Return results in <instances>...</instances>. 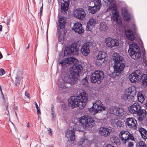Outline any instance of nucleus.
<instances>
[{
	"label": "nucleus",
	"mask_w": 147,
	"mask_h": 147,
	"mask_svg": "<svg viewBox=\"0 0 147 147\" xmlns=\"http://www.w3.org/2000/svg\"><path fill=\"white\" fill-rule=\"evenodd\" d=\"M81 68V66L76 65L70 67V75L65 72L63 73L58 83L59 90H61L70 87V86H68L67 84L74 83V81L78 79Z\"/></svg>",
	"instance_id": "1"
},
{
	"label": "nucleus",
	"mask_w": 147,
	"mask_h": 147,
	"mask_svg": "<svg viewBox=\"0 0 147 147\" xmlns=\"http://www.w3.org/2000/svg\"><path fill=\"white\" fill-rule=\"evenodd\" d=\"M87 102V95L84 91L77 96H71L68 100V105L72 108L79 107L82 109Z\"/></svg>",
	"instance_id": "2"
},
{
	"label": "nucleus",
	"mask_w": 147,
	"mask_h": 147,
	"mask_svg": "<svg viewBox=\"0 0 147 147\" xmlns=\"http://www.w3.org/2000/svg\"><path fill=\"white\" fill-rule=\"evenodd\" d=\"M116 0H111V10L112 13L111 18L116 22V24L121 25L122 23V20L118 11V6L116 3Z\"/></svg>",
	"instance_id": "3"
},
{
	"label": "nucleus",
	"mask_w": 147,
	"mask_h": 147,
	"mask_svg": "<svg viewBox=\"0 0 147 147\" xmlns=\"http://www.w3.org/2000/svg\"><path fill=\"white\" fill-rule=\"evenodd\" d=\"M128 53L132 58L134 59L139 58L141 55L140 47L136 43H132L129 45Z\"/></svg>",
	"instance_id": "4"
},
{
	"label": "nucleus",
	"mask_w": 147,
	"mask_h": 147,
	"mask_svg": "<svg viewBox=\"0 0 147 147\" xmlns=\"http://www.w3.org/2000/svg\"><path fill=\"white\" fill-rule=\"evenodd\" d=\"M113 67L114 69L113 72L111 71V78H115L117 77L119 78L121 76L122 71L123 70L125 66V63L121 62L119 63H114Z\"/></svg>",
	"instance_id": "5"
},
{
	"label": "nucleus",
	"mask_w": 147,
	"mask_h": 147,
	"mask_svg": "<svg viewBox=\"0 0 147 147\" xmlns=\"http://www.w3.org/2000/svg\"><path fill=\"white\" fill-rule=\"evenodd\" d=\"M94 120L89 116H83L79 119V123L84 128L87 129L91 127L94 125Z\"/></svg>",
	"instance_id": "6"
},
{
	"label": "nucleus",
	"mask_w": 147,
	"mask_h": 147,
	"mask_svg": "<svg viewBox=\"0 0 147 147\" xmlns=\"http://www.w3.org/2000/svg\"><path fill=\"white\" fill-rule=\"evenodd\" d=\"M104 77V73L102 71H95L90 76L91 80L93 83L98 82L100 83Z\"/></svg>",
	"instance_id": "7"
},
{
	"label": "nucleus",
	"mask_w": 147,
	"mask_h": 147,
	"mask_svg": "<svg viewBox=\"0 0 147 147\" xmlns=\"http://www.w3.org/2000/svg\"><path fill=\"white\" fill-rule=\"evenodd\" d=\"M142 74L141 71L137 69L134 71L129 76V80L132 83H136L140 81L141 78V76Z\"/></svg>",
	"instance_id": "8"
},
{
	"label": "nucleus",
	"mask_w": 147,
	"mask_h": 147,
	"mask_svg": "<svg viewBox=\"0 0 147 147\" xmlns=\"http://www.w3.org/2000/svg\"><path fill=\"white\" fill-rule=\"evenodd\" d=\"M78 50L75 44H73L66 47L64 51L65 56H68L71 54H75Z\"/></svg>",
	"instance_id": "9"
},
{
	"label": "nucleus",
	"mask_w": 147,
	"mask_h": 147,
	"mask_svg": "<svg viewBox=\"0 0 147 147\" xmlns=\"http://www.w3.org/2000/svg\"><path fill=\"white\" fill-rule=\"evenodd\" d=\"M78 50L75 44H73L66 47L64 51L65 56H68L71 54H75Z\"/></svg>",
	"instance_id": "10"
},
{
	"label": "nucleus",
	"mask_w": 147,
	"mask_h": 147,
	"mask_svg": "<svg viewBox=\"0 0 147 147\" xmlns=\"http://www.w3.org/2000/svg\"><path fill=\"white\" fill-rule=\"evenodd\" d=\"M77 61L78 60L77 59L74 58L70 57L63 59L59 61V63L62 66L65 65L67 64H71L73 65L72 66H73L78 65L76 64Z\"/></svg>",
	"instance_id": "11"
},
{
	"label": "nucleus",
	"mask_w": 147,
	"mask_h": 147,
	"mask_svg": "<svg viewBox=\"0 0 147 147\" xmlns=\"http://www.w3.org/2000/svg\"><path fill=\"white\" fill-rule=\"evenodd\" d=\"M114 61V63H119L123 62L124 59L119 53L111 51V61Z\"/></svg>",
	"instance_id": "12"
},
{
	"label": "nucleus",
	"mask_w": 147,
	"mask_h": 147,
	"mask_svg": "<svg viewBox=\"0 0 147 147\" xmlns=\"http://www.w3.org/2000/svg\"><path fill=\"white\" fill-rule=\"evenodd\" d=\"M93 43L91 42L85 43L82 46L81 49V52L84 56H87L90 53L89 48L92 47Z\"/></svg>",
	"instance_id": "13"
},
{
	"label": "nucleus",
	"mask_w": 147,
	"mask_h": 147,
	"mask_svg": "<svg viewBox=\"0 0 147 147\" xmlns=\"http://www.w3.org/2000/svg\"><path fill=\"white\" fill-rule=\"evenodd\" d=\"M107 56L105 52L99 51L98 55L97 56V59L96 61V63L97 65L100 66L104 62L105 58Z\"/></svg>",
	"instance_id": "14"
},
{
	"label": "nucleus",
	"mask_w": 147,
	"mask_h": 147,
	"mask_svg": "<svg viewBox=\"0 0 147 147\" xmlns=\"http://www.w3.org/2000/svg\"><path fill=\"white\" fill-rule=\"evenodd\" d=\"M126 124L132 129H136L137 128L138 123L137 120L134 117H129L126 119Z\"/></svg>",
	"instance_id": "15"
},
{
	"label": "nucleus",
	"mask_w": 147,
	"mask_h": 147,
	"mask_svg": "<svg viewBox=\"0 0 147 147\" xmlns=\"http://www.w3.org/2000/svg\"><path fill=\"white\" fill-rule=\"evenodd\" d=\"M93 107L96 109L99 112L104 110L105 107L103 106L100 100H97L92 103Z\"/></svg>",
	"instance_id": "16"
},
{
	"label": "nucleus",
	"mask_w": 147,
	"mask_h": 147,
	"mask_svg": "<svg viewBox=\"0 0 147 147\" xmlns=\"http://www.w3.org/2000/svg\"><path fill=\"white\" fill-rule=\"evenodd\" d=\"M75 134L74 129L67 130L65 132V137L67 138L68 141H74L75 139Z\"/></svg>",
	"instance_id": "17"
},
{
	"label": "nucleus",
	"mask_w": 147,
	"mask_h": 147,
	"mask_svg": "<svg viewBox=\"0 0 147 147\" xmlns=\"http://www.w3.org/2000/svg\"><path fill=\"white\" fill-rule=\"evenodd\" d=\"M72 29L75 32H77L79 34L83 33L84 31L82 24L78 22H77L74 24Z\"/></svg>",
	"instance_id": "18"
},
{
	"label": "nucleus",
	"mask_w": 147,
	"mask_h": 147,
	"mask_svg": "<svg viewBox=\"0 0 147 147\" xmlns=\"http://www.w3.org/2000/svg\"><path fill=\"white\" fill-rule=\"evenodd\" d=\"M75 16L79 19H82L86 15V13L82 9L79 8L75 11Z\"/></svg>",
	"instance_id": "19"
},
{
	"label": "nucleus",
	"mask_w": 147,
	"mask_h": 147,
	"mask_svg": "<svg viewBox=\"0 0 147 147\" xmlns=\"http://www.w3.org/2000/svg\"><path fill=\"white\" fill-rule=\"evenodd\" d=\"M99 133L102 136L105 137L108 136L110 134L109 129L104 127H101L99 130Z\"/></svg>",
	"instance_id": "20"
},
{
	"label": "nucleus",
	"mask_w": 147,
	"mask_h": 147,
	"mask_svg": "<svg viewBox=\"0 0 147 147\" xmlns=\"http://www.w3.org/2000/svg\"><path fill=\"white\" fill-rule=\"evenodd\" d=\"M88 11L92 14L96 13L100 9V7L99 6L94 5L93 7L89 6L88 7Z\"/></svg>",
	"instance_id": "21"
},
{
	"label": "nucleus",
	"mask_w": 147,
	"mask_h": 147,
	"mask_svg": "<svg viewBox=\"0 0 147 147\" xmlns=\"http://www.w3.org/2000/svg\"><path fill=\"white\" fill-rule=\"evenodd\" d=\"M138 130L142 138L144 140L147 139V130L142 127L139 128Z\"/></svg>",
	"instance_id": "22"
},
{
	"label": "nucleus",
	"mask_w": 147,
	"mask_h": 147,
	"mask_svg": "<svg viewBox=\"0 0 147 147\" xmlns=\"http://www.w3.org/2000/svg\"><path fill=\"white\" fill-rule=\"evenodd\" d=\"M66 21L65 18L62 17L59 18V26L61 29H63L65 26Z\"/></svg>",
	"instance_id": "23"
},
{
	"label": "nucleus",
	"mask_w": 147,
	"mask_h": 147,
	"mask_svg": "<svg viewBox=\"0 0 147 147\" xmlns=\"http://www.w3.org/2000/svg\"><path fill=\"white\" fill-rule=\"evenodd\" d=\"M113 122L114 123H115L117 126H119L120 127H123L124 126V124H125L124 123H123L121 121L118 120L117 119H111V123L112 124V122Z\"/></svg>",
	"instance_id": "24"
},
{
	"label": "nucleus",
	"mask_w": 147,
	"mask_h": 147,
	"mask_svg": "<svg viewBox=\"0 0 147 147\" xmlns=\"http://www.w3.org/2000/svg\"><path fill=\"white\" fill-rule=\"evenodd\" d=\"M141 78H140L141 80H142V83L143 85H145V86L147 87V74H143L141 76Z\"/></svg>",
	"instance_id": "25"
},
{
	"label": "nucleus",
	"mask_w": 147,
	"mask_h": 147,
	"mask_svg": "<svg viewBox=\"0 0 147 147\" xmlns=\"http://www.w3.org/2000/svg\"><path fill=\"white\" fill-rule=\"evenodd\" d=\"M108 29V27L105 22H101L99 26V29L102 32H105Z\"/></svg>",
	"instance_id": "26"
},
{
	"label": "nucleus",
	"mask_w": 147,
	"mask_h": 147,
	"mask_svg": "<svg viewBox=\"0 0 147 147\" xmlns=\"http://www.w3.org/2000/svg\"><path fill=\"white\" fill-rule=\"evenodd\" d=\"M97 22L98 21L96 19L93 18H91L88 22L87 28H89L91 25L96 24Z\"/></svg>",
	"instance_id": "27"
},
{
	"label": "nucleus",
	"mask_w": 147,
	"mask_h": 147,
	"mask_svg": "<svg viewBox=\"0 0 147 147\" xmlns=\"http://www.w3.org/2000/svg\"><path fill=\"white\" fill-rule=\"evenodd\" d=\"M141 92H138L137 94L138 100V101L142 103L143 101L145 100V98H144V96H146L143 95L142 92L140 93Z\"/></svg>",
	"instance_id": "28"
},
{
	"label": "nucleus",
	"mask_w": 147,
	"mask_h": 147,
	"mask_svg": "<svg viewBox=\"0 0 147 147\" xmlns=\"http://www.w3.org/2000/svg\"><path fill=\"white\" fill-rule=\"evenodd\" d=\"M146 112V111L145 109L138 110V109L137 110H135L132 114H136L138 116H142L143 115H144Z\"/></svg>",
	"instance_id": "29"
},
{
	"label": "nucleus",
	"mask_w": 147,
	"mask_h": 147,
	"mask_svg": "<svg viewBox=\"0 0 147 147\" xmlns=\"http://www.w3.org/2000/svg\"><path fill=\"white\" fill-rule=\"evenodd\" d=\"M119 45L118 40L111 37V49L113 47L118 46Z\"/></svg>",
	"instance_id": "30"
},
{
	"label": "nucleus",
	"mask_w": 147,
	"mask_h": 147,
	"mask_svg": "<svg viewBox=\"0 0 147 147\" xmlns=\"http://www.w3.org/2000/svg\"><path fill=\"white\" fill-rule=\"evenodd\" d=\"M138 109V107L137 106L136 104H135V103L128 107L129 111L131 113H133L135 110H137Z\"/></svg>",
	"instance_id": "31"
},
{
	"label": "nucleus",
	"mask_w": 147,
	"mask_h": 147,
	"mask_svg": "<svg viewBox=\"0 0 147 147\" xmlns=\"http://www.w3.org/2000/svg\"><path fill=\"white\" fill-rule=\"evenodd\" d=\"M61 12L65 13L67 10L69 5L68 4H66L62 3L61 4Z\"/></svg>",
	"instance_id": "32"
},
{
	"label": "nucleus",
	"mask_w": 147,
	"mask_h": 147,
	"mask_svg": "<svg viewBox=\"0 0 147 147\" xmlns=\"http://www.w3.org/2000/svg\"><path fill=\"white\" fill-rule=\"evenodd\" d=\"M111 138H113L112 140H113L114 142H112L111 140V142H113L114 143H115L116 145H120L121 144V143L120 142V140L116 136L115 137H111Z\"/></svg>",
	"instance_id": "33"
},
{
	"label": "nucleus",
	"mask_w": 147,
	"mask_h": 147,
	"mask_svg": "<svg viewBox=\"0 0 147 147\" xmlns=\"http://www.w3.org/2000/svg\"><path fill=\"white\" fill-rule=\"evenodd\" d=\"M89 77L88 76H86L83 79L82 81V83L84 86L86 87L88 85V80Z\"/></svg>",
	"instance_id": "34"
},
{
	"label": "nucleus",
	"mask_w": 147,
	"mask_h": 147,
	"mask_svg": "<svg viewBox=\"0 0 147 147\" xmlns=\"http://www.w3.org/2000/svg\"><path fill=\"white\" fill-rule=\"evenodd\" d=\"M133 89H132V94L130 95V98H130H131V100H132V99H134L135 96L136 95V93L137 92L136 90V88L134 87H132Z\"/></svg>",
	"instance_id": "35"
},
{
	"label": "nucleus",
	"mask_w": 147,
	"mask_h": 147,
	"mask_svg": "<svg viewBox=\"0 0 147 147\" xmlns=\"http://www.w3.org/2000/svg\"><path fill=\"white\" fill-rule=\"evenodd\" d=\"M123 16L124 20L127 22H129L131 19V16L128 13L126 14H124V15H123Z\"/></svg>",
	"instance_id": "36"
},
{
	"label": "nucleus",
	"mask_w": 147,
	"mask_h": 147,
	"mask_svg": "<svg viewBox=\"0 0 147 147\" xmlns=\"http://www.w3.org/2000/svg\"><path fill=\"white\" fill-rule=\"evenodd\" d=\"M89 111L92 115H94L99 112L96 109L93 107H91L89 109Z\"/></svg>",
	"instance_id": "37"
},
{
	"label": "nucleus",
	"mask_w": 147,
	"mask_h": 147,
	"mask_svg": "<svg viewBox=\"0 0 147 147\" xmlns=\"http://www.w3.org/2000/svg\"><path fill=\"white\" fill-rule=\"evenodd\" d=\"M129 40L133 41L135 40V37L133 33L130 34H127L125 36Z\"/></svg>",
	"instance_id": "38"
},
{
	"label": "nucleus",
	"mask_w": 147,
	"mask_h": 147,
	"mask_svg": "<svg viewBox=\"0 0 147 147\" xmlns=\"http://www.w3.org/2000/svg\"><path fill=\"white\" fill-rule=\"evenodd\" d=\"M112 113H111V114H113L115 115L116 116H117L118 111L119 110V109H120V108L117 107H115L114 108L112 109Z\"/></svg>",
	"instance_id": "39"
},
{
	"label": "nucleus",
	"mask_w": 147,
	"mask_h": 147,
	"mask_svg": "<svg viewBox=\"0 0 147 147\" xmlns=\"http://www.w3.org/2000/svg\"><path fill=\"white\" fill-rule=\"evenodd\" d=\"M22 78L21 76H19L17 75L15 77V83L16 85L18 86L20 84V80Z\"/></svg>",
	"instance_id": "40"
},
{
	"label": "nucleus",
	"mask_w": 147,
	"mask_h": 147,
	"mask_svg": "<svg viewBox=\"0 0 147 147\" xmlns=\"http://www.w3.org/2000/svg\"><path fill=\"white\" fill-rule=\"evenodd\" d=\"M132 89H133L132 87H129L127 89H126L125 91V94H128L130 95L131 94H132Z\"/></svg>",
	"instance_id": "41"
},
{
	"label": "nucleus",
	"mask_w": 147,
	"mask_h": 147,
	"mask_svg": "<svg viewBox=\"0 0 147 147\" xmlns=\"http://www.w3.org/2000/svg\"><path fill=\"white\" fill-rule=\"evenodd\" d=\"M130 95L129 94H123L121 96V99L123 100L124 101L127 100L129 97H130Z\"/></svg>",
	"instance_id": "42"
},
{
	"label": "nucleus",
	"mask_w": 147,
	"mask_h": 147,
	"mask_svg": "<svg viewBox=\"0 0 147 147\" xmlns=\"http://www.w3.org/2000/svg\"><path fill=\"white\" fill-rule=\"evenodd\" d=\"M105 43L107 47H110V38L108 37L106 38L105 40Z\"/></svg>",
	"instance_id": "43"
},
{
	"label": "nucleus",
	"mask_w": 147,
	"mask_h": 147,
	"mask_svg": "<svg viewBox=\"0 0 147 147\" xmlns=\"http://www.w3.org/2000/svg\"><path fill=\"white\" fill-rule=\"evenodd\" d=\"M129 132L127 131H124L122 130L121 132L119 134V137L121 138H122V137H123V134H125L126 135H128V133H129Z\"/></svg>",
	"instance_id": "44"
},
{
	"label": "nucleus",
	"mask_w": 147,
	"mask_h": 147,
	"mask_svg": "<svg viewBox=\"0 0 147 147\" xmlns=\"http://www.w3.org/2000/svg\"><path fill=\"white\" fill-rule=\"evenodd\" d=\"M147 115V112H145L144 115H143L142 116H139L138 117V119L140 121H142L145 119L146 115Z\"/></svg>",
	"instance_id": "45"
},
{
	"label": "nucleus",
	"mask_w": 147,
	"mask_h": 147,
	"mask_svg": "<svg viewBox=\"0 0 147 147\" xmlns=\"http://www.w3.org/2000/svg\"><path fill=\"white\" fill-rule=\"evenodd\" d=\"M86 139L84 138H82L78 142V146L82 145L85 142Z\"/></svg>",
	"instance_id": "46"
},
{
	"label": "nucleus",
	"mask_w": 147,
	"mask_h": 147,
	"mask_svg": "<svg viewBox=\"0 0 147 147\" xmlns=\"http://www.w3.org/2000/svg\"><path fill=\"white\" fill-rule=\"evenodd\" d=\"M58 30V34H59V36H58L59 40L60 42H61V43H62V42L64 40V38L63 36H61L60 32H60V30Z\"/></svg>",
	"instance_id": "47"
},
{
	"label": "nucleus",
	"mask_w": 147,
	"mask_h": 147,
	"mask_svg": "<svg viewBox=\"0 0 147 147\" xmlns=\"http://www.w3.org/2000/svg\"><path fill=\"white\" fill-rule=\"evenodd\" d=\"M94 3L95 5L101 6V0H94Z\"/></svg>",
	"instance_id": "48"
},
{
	"label": "nucleus",
	"mask_w": 147,
	"mask_h": 147,
	"mask_svg": "<svg viewBox=\"0 0 147 147\" xmlns=\"http://www.w3.org/2000/svg\"><path fill=\"white\" fill-rule=\"evenodd\" d=\"M51 115L52 117L53 118H55V112L54 110V107L53 105H52L51 107Z\"/></svg>",
	"instance_id": "49"
},
{
	"label": "nucleus",
	"mask_w": 147,
	"mask_h": 147,
	"mask_svg": "<svg viewBox=\"0 0 147 147\" xmlns=\"http://www.w3.org/2000/svg\"><path fill=\"white\" fill-rule=\"evenodd\" d=\"M131 33H133V32L130 29H129L125 30V36H126V35H127V34H131Z\"/></svg>",
	"instance_id": "50"
},
{
	"label": "nucleus",
	"mask_w": 147,
	"mask_h": 147,
	"mask_svg": "<svg viewBox=\"0 0 147 147\" xmlns=\"http://www.w3.org/2000/svg\"><path fill=\"white\" fill-rule=\"evenodd\" d=\"M121 12L123 16L124 15V14H126L128 13V10L127 9L125 8H124V9H121Z\"/></svg>",
	"instance_id": "51"
},
{
	"label": "nucleus",
	"mask_w": 147,
	"mask_h": 147,
	"mask_svg": "<svg viewBox=\"0 0 147 147\" xmlns=\"http://www.w3.org/2000/svg\"><path fill=\"white\" fill-rule=\"evenodd\" d=\"M123 109L120 108V109H119L118 111L117 116L121 115H122V112L123 111Z\"/></svg>",
	"instance_id": "52"
},
{
	"label": "nucleus",
	"mask_w": 147,
	"mask_h": 147,
	"mask_svg": "<svg viewBox=\"0 0 147 147\" xmlns=\"http://www.w3.org/2000/svg\"><path fill=\"white\" fill-rule=\"evenodd\" d=\"M126 136L125 137V139L124 137H122V138H120L121 139V140L122 141H123L124 140L126 142L127 141L130 140L128 137L126 139Z\"/></svg>",
	"instance_id": "53"
},
{
	"label": "nucleus",
	"mask_w": 147,
	"mask_h": 147,
	"mask_svg": "<svg viewBox=\"0 0 147 147\" xmlns=\"http://www.w3.org/2000/svg\"><path fill=\"white\" fill-rule=\"evenodd\" d=\"M5 74L4 70L2 69H0V76H2Z\"/></svg>",
	"instance_id": "54"
},
{
	"label": "nucleus",
	"mask_w": 147,
	"mask_h": 147,
	"mask_svg": "<svg viewBox=\"0 0 147 147\" xmlns=\"http://www.w3.org/2000/svg\"><path fill=\"white\" fill-rule=\"evenodd\" d=\"M134 146L133 143L131 142H129L128 145V147H133Z\"/></svg>",
	"instance_id": "55"
},
{
	"label": "nucleus",
	"mask_w": 147,
	"mask_h": 147,
	"mask_svg": "<svg viewBox=\"0 0 147 147\" xmlns=\"http://www.w3.org/2000/svg\"><path fill=\"white\" fill-rule=\"evenodd\" d=\"M133 137V134H131L129 132L128 135L127 137L130 140Z\"/></svg>",
	"instance_id": "56"
},
{
	"label": "nucleus",
	"mask_w": 147,
	"mask_h": 147,
	"mask_svg": "<svg viewBox=\"0 0 147 147\" xmlns=\"http://www.w3.org/2000/svg\"><path fill=\"white\" fill-rule=\"evenodd\" d=\"M43 7V3H42V6L40 8V16H41L42 15Z\"/></svg>",
	"instance_id": "57"
},
{
	"label": "nucleus",
	"mask_w": 147,
	"mask_h": 147,
	"mask_svg": "<svg viewBox=\"0 0 147 147\" xmlns=\"http://www.w3.org/2000/svg\"><path fill=\"white\" fill-rule=\"evenodd\" d=\"M110 0H104L105 2V5L107 6L108 5L107 2H109V4H110Z\"/></svg>",
	"instance_id": "58"
},
{
	"label": "nucleus",
	"mask_w": 147,
	"mask_h": 147,
	"mask_svg": "<svg viewBox=\"0 0 147 147\" xmlns=\"http://www.w3.org/2000/svg\"><path fill=\"white\" fill-rule=\"evenodd\" d=\"M141 40V43L140 44V46L141 49H144V50L145 49H144V47L143 46V42H142V40Z\"/></svg>",
	"instance_id": "59"
},
{
	"label": "nucleus",
	"mask_w": 147,
	"mask_h": 147,
	"mask_svg": "<svg viewBox=\"0 0 147 147\" xmlns=\"http://www.w3.org/2000/svg\"><path fill=\"white\" fill-rule=\"evenodd\" d=\"M63 1L64 2V3L68 4L69 5V0H63Z\"/></svg>",
	"instance_id": "60"
},
{
	"label": "nucleus",
	"mask_w": 147,
	"mask_h": 147,
	"mask_svg": "<svg viewBox=\"0 0 147 147\" xmlns=\"http://www.w3.org/2000/svg\"><path fill=\"white\" fill-rule=\"evenodd\" d=\"M25 95L26 96L27 98H29L30 95L27 92H25Z\"/></svg>",
	"instance_id": "61"
},
{
	"label": "nucleus",
	"mask_w": 147,
	"mask_h": 147,
	"mask_svg": "<svg viewBox=\"0 0 147 147\" xmlns=\"http://www.w3.org/2000/svg\"><path fill=\"white\" fill-rule=\"evenodd\" d=\"M37 109V114L40 115L41 113L40 109V108H39Z\"/></svg>",
	"instance_id": "62"
},
{
	"label": "nucleus",
	"mask_w": 147,
	"mask_h": 147,
	"mask_svg": "<svg viewBox=\"0 0 147 147\" xmlns=\"http://www.w3.org/2000/svg\"><path fill=\"white\" fill-rule=\"evenodd\" d=\"M10 18H9L7 19V22H6L7 25H8L9 24V23L10 22Z\"/></svg>",
	"instance_id": "63"
},
{
	"label": "nucleus",
	"mask_w": 147,
	"mask_h": 147,
	"mask_svg": "<svg viewBox=\"0 0 147 147\" xmlns=\"http://www.w3.org/2000/svg\"><path fill=\"white\" fill-rule=\"evenodd\" d=\"M130 140L131 141H135V142L137 143V142H136V141H135V138H134L133 137V138H131Z\"/></svg>",
	"instance_id": "64"
}]
</instances>
